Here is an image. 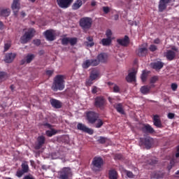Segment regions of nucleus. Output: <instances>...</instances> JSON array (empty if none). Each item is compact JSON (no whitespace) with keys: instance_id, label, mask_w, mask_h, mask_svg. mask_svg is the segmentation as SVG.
Returning a JSON list of instances; mask_svg holds the SVG:
<instances>
[{"instance_id":"nucleus-60","label":"nucleus","mask_w":179,"mask_h":179,"mask_svg":"<svg viewBox=\"0 0 179 179\" xmlns=\"http://www.w3.org/2000/svg\"><path fill=\"white\" fill-rule=\"evenodd\" d=\"M52 73H54V71L52 70L46 71V75H48V76H52Z\"/></svg>"},{"instance_id":"nucleus-24","label":"nucleus","mask_w":179,"mask_h":179,"mask_svg":"<svg viewBox=\"0 0 179 179\" xmlns=\"http://www.w3.org/2000/svg\"><path fill=\"white\" fill-rule=\"evenodd\" d=\"M164 56L168 61H173L176 58V52L171 50H167L166 52L164 53Z\"/></svg>"},{"instance_id":"nucleus-3","label":"nucleus","mask_w":179,"mask_h":179,"mask_svg":"<svg viewBox=\"0 0 179 179\" xmlns=\"http://www.w3.org/2000/svg\"><path fill=\"white\" fill-rule=\"evenodd\" d=\"M34 33H36V30L34 29L31 28L28 29L27 31L24 33V34L20 38V41L22 44H27L29 41L34 37Z\"/></svg>"},{"instance_id":"nucleus-6","label":"nucleus","mask_w":179,"mask_h":179,"mask_svg":"<svg viewBox=\"0 0 179 179\" xmlns=\"http://www.w3.org/2000/svg\"><path fill=\"white\" fill-rule=\"evenodd\" d=\"M106 98L103 96H98L94 99V106L96 108H99V110H104L106 104Z\"/></svg>"},{"instance_id":"nucleus-13","label":"nucleus","mask_w":179,"mask_h":179,"mask_svg":"<svg viewBox=\"0 0 179 179\" xmlns=\"http://www.w3.org/2000/svg\"><path fill=\"white\" fill-rule=\"evenodd\" d=\"M77 129H79V131H82L83 132H85L86 134H89L90 135H93L94 133L93 129H90L82 123H78L77 124Z\"/></svg>"},{"instance_id":"nucleus-23","label":"nucleus","mask_w":179,"mask_h":179,"mask_svg":"<svg viewBox=\"0 0 179 179\" xmlns=\"http://www.w3.org/2000/svg\"><path fill=\"white\" fill-rule=\"evenodd\" d=\"M10 12V8H0V17H9Z\"/></svg>"},{"instance_id":"nucleus-47","label":"nucleus","mask_w":179,"mask_h":179,"mask_svg":"<svg viewBox=\"0 0 179 179\" xmlns=\"http://www.w3.org/2000/svg\"><path fill=\"white\" fill-rule=\"evenodd\" d=\"M125 173L129 178H134V173L129 171H125Z\"/></svg>"},{"instance_id":"nucleus-35","label":"nucleus","mask_w":179,"mask_h":179,"mask_svg":"<svg viewBox=\"0 0 179 179\" xmlns=\"http://www.w3.org/2000/svg\"><path fill=\"white\" fill-rule=\"evenodd\" d=\"M99 75H100V73L98 71H92L90 73V78L94 80H96V79H97V78H99Z\"/></svg>"},{"instance_id":"nucleus-41","label":"nucleus","mask_w":179,"mask_h":179,"mask_svg":"<svg viewBox=\"0 0 179 179\" xmlns=\"http://www.w3.org/2000/svg\"><path fill=\"white\" fill-rule=\"evenodd\" d=\"M176 164V159H174V158H173L171 161H170V164L168 166L167 169L168 170H171V169H173V166Z\"/></svg>"},{"instance_id":"nucleus-20","label":"nucleus","mask_w":179,"mask_h":179,"mask_svg":"<svg viewBox=\"0 0 179 179\" xmlns=\"http://www.w3.org/2000/svg\"><path fill=\"white\" fill-rule=\"evenodd\" d=\"M38 144L35 146V149L38 150V149H41L43 148V145L45 143V137L44 136H38L37 138Z\"/></svg>"},{"instance_id":"nucleus-57","label":"nucleus","mask_w":179,"mask_h":179,"mask_svg":"<svg viewBox=\"0 0 179 179\" xmlns=\"http://www.w3.org/2000/svg\"><path fill=\"white\" fill-rule=\"evenodd\" d=\"M22 179H36L33 175H27Z\"/></svg>"},{"instance_id":"nucleus-55","label":"nucleus","mask_w":179,"mask_h":179,"mask_svg":"<svg viewBox=\"0 0 179 179\" xmlns=\"http://www.w3.org/2000/svg\"><path fill=\"white\" fill-rule=\"evenodd\" d=\"M34 44L35 45H40V44H41V41L40 39H36V40H34Z\"/></svg>"},{"instance_id":"nucleus-61","label":"nucleus","mask_w":179,"mask_h":179,"mask_svg":"<svg viewBox=\"0 0 179 179\" xmlns=\"http://www.w3.org/2000/svg\"><path fill=\"white\" fill-rule=\"evenodd\" d=\"M43 127H46V128H49V129H51V128H52V125L49 123H44Z\"/></svg>"},{"instance_id":"nucleus-64","label":"nucleus","mask_w":179,"mask_h":179,"mask_svg":"<svg viewBox=\"0 0 179 179\" xmlns=\"http://www.w3.org/2000/svg\"><path fill=\"white\" fill-rule=\"evenodd\" d=\"M96 5V1H92L91 6H94Z\"/></svg>"},{"instance_id":"nucleus-43","label":"nucleus","mask_w":179,"mask_h":179,"mask_svg":"<svg viewBox=\"0 0 179 179\" xmlns=\"http://www.w3.org/2000/svg\"><path fill=\"white\" fill-rule=\"evenodd\" d=\"M149 50L150 51H151V52H155V51H157V46L156 45H150L149 47Z\"/></svg>"},{"instance_id":"nucleus-42","label":"nucleus","mask_w":179,"mask_h":179,"mask_svg":"<svg viewBox=\"0 0 179 179\" xmlns=\"http://www.w3.org/2000/svg\"><path fill=\"white\" fill-rule=\"evenodd\" d=\"M62 45H68L69 44V38H64L62 39Z\"/></svg>"},{"instance_id":"nucleus-25","label":"nucleus","mask_w":179,"mask_h":179,"mask_svg":"<svg viewBox=\"0 0 179 179\" xmlns=\"http://www.w3.org/2000/svg\"><path fill=\"white\" fill-rule=\"evenodd\" d=\"M126 80L129 83L136 81V73L135 71L130 72L126 77Z\"/></svg>"},{"instance_id":"nucleus-48","label":"nucleus","mask_w":179,"mask_h":179,"mask_svg":"<svg viewBox=\"0 0 179 179\" xmlns=\"http://www.w3.org/2000/svg\"><path fill=\"white\" fill-rule=\"evenodd\" d=\"M157 80H159V77H157V76H153V77L150 79V83H156V82H157Z\"/></svg>"},{"instance_id":"nucleus-28","label":"nucleus","mask_w":179,"mask_h":179,"mask_svg":"<svg viewBox=\"0 0 179 179\" xmlns=\"http://www.w3.org/2000/svg\"><path fill=\"white\" fill-rule=\"evenodd\" d=\"M151 66L152 69L159 70V69H162L163 66H164V63H163V62H161V61H157V62L151 63Z\"/></svg>"},{"instance_id":"nucleus-37","label":"nucleus","mask_w":179,"mask_h":179,"mask_svg":"<svg viewBox=\"0 0 179 179\" xmlns=\"http://www.w3.org/2000/svg\"><path fill=\"white\" fill-rule=\"evenodd\" d=\"M21 171H23V173H29V165L27 164L23 163L21 165Z\"/></svg>"},{"instance_id":"nucleus-52","label":"nucleus","mask_w":179,"mask_h":179,"mask_svg":"<svg viewBox=\"0 0 179 179\" xmlns=\"http://www.w3.org/2000/svg\"><path fill=\"white\" fill-rule=\"evenodd\" d=\"M5 78H6V73L3 71H0V80L5 79Z\"/></svg>"},{"instance_id":"nucleus-58","label":"nucleus","mask_w":179,"mask_h":179,"mask_svg":"<svg viewBox=\"0 0 179 179\" xmlns=\"http://www.w3.org/2000/svg\"><path fill=\"white\" fill-rule=\"evenodd\" d=\"M10 48V43H5L4 51H8Z\"/></svg>"},{"instance_id":"nucleus-26","label":"nucleus","mask_w":179,"mask_h":179,"mask_svg":"<svg viewBox=\"0 0 179 179\" xmlns=\"http://www.w3.org/2000/svg\"><path fill=\"white\" fill-rule=\"evenodd\" d=\"M50 104L52 107H54V108H61L62 107V103L61 101L55 99H50Z\"/></svg>"},{"instance_id":"nucleus-7","label":"nucleus","mask_w":179,"mask_h":179,"mask_svg":"<svg viewBox=\"0 0 179 179\" xmlns=\"http://www.w3.org/2000/svg\"><path fill=\"white\" fill-rule=\"evenodd\" d=\"M59 179H70L72 177V171L69 167H64L58 172Z\"/></svg>"},{"instance_id":"nucleus-16","label":"nucleus","mask_w":179,"mask_h":179,"mask_svg":"<svg viewBox=\"0 0 179 179\" xmlns=\"http://www.w3.org/2000/svg\"><path fill=\"white\" fill-rule=\"evenodd\" d=\"M95 61H97V66L100 64V62L101 64H106L107 62V59H108V56L106 53H101L97 55L96 59H94Z\"/></svg>"},{"instance_id":"nucleus-31","label":"nucleus","mask_w":179,"mask_h":179,"mask_svg":"<svg viewBox=\"0 0 179 179\" xmlns=\"http://www.w3.org/2000/svg\"><path fill=\"white\" fill-rule=\"evenodd\" d=\"M109 179H118V172L114 169H111L108 172Z\"/></svg>"},{"instance_id":"nucleus-53","label":"nucleus","mask_w":179,"mask_h":179,"mask_svg":"<svg viewBox=\"0 0 179 179\" xmlns=\"http://www.w3.org/2000/svg\"><path fill=\"white\" fill-rule=\"evenodd\" d=\"M98 142L99 143H106V138H104V137H100L99 138V139L98 140Z\"/></svg>"},{"instance_id":"nucleus-46","label":"nucleus","mask_w":179,"mask_h":179,"mask_svg":"<svg viewBox=\"0 0 179 179\" xmlns=\"http://www.w3.org/2000/svg\"><path fill=\"white\" fill-rule=\"evenodd\" d=\"M100 90V88L97 87L96 86H93L92 89V94H96Z\"/></svg>"},{"instance_id":"nucleus-39","label":"nucleus","mask_w":179,"mask_h":179,"mask_svg":"<svg viewBox=\"0 0 179 179\" xmlns=\"http://www.w3.org/2000/svg\"><path fill=\"white\" fill-rule=\"evenodd\" d=\"M25 174L23 171L21 169H18L15 173L16 177H18V178H21V177H23V175Z\"/></svg>"},{"instance_id":"nucleus-59","label":"nucleus","mask_w":179,"mask_h":179,"mask_svg":"<svg viewBox=\"0 0 179 179\" xmlns=\"http://www.w3.org/2000/svg\"><path fill=\"white\" fill-rule=\"evenodd\" d=\"M174 117H175V115L173 113H169L168 114V118H169V120H173V118H174Z\"/></svg>"},{"instance_id":"nucleus-54","label":"nucleus","mask_w":179,"mask_h":179,"mask_svg":"<svg viewBox=\"0 0 179 179\" xmlns=\"http://www.w3.org/2000/svg\"><path fill=\"white\" fill-rule=\"evenodd\" d=\"M103 10L104 13H106L107 15V13H110V8L108 6H103Z\"/></svg>"},{"instance_id":"nucleus-40","label":"nucleus","mask_w":179,"mask_h":179,"mask_svg":"<svg viewBox=\"0 0 179 179\" xmlns=\"http://www.w3.org/2000/svg\"><path fill=\"white\" fill-rule=\"evenodd\" d=\"M113 92L114 93H121V88H120V86L115 84L113 86Z\"/></svg>"},{"instance_id":"nucleus-10","label":"nucleus","mask_w":179,"mask_h":179,"mask_svg":"<svg viewBox=\"0 0 179 179\" xmlns=\"http://www.w3.org/2000/svg\"><path fill=\"white\" fill-rule=\"evenodd\" d=\"M97 60H94V59H87L85 62H83L82 67L84 69H87L88 68H90V66H97Z\"/></svg>"},{"instance_id":"nucleus-34","label":"nucleus","mask_w":179,"mask_h":179,"mask_svg":"<svg viewBox=\"0 0 179 179\" xmlns=\"http://www.w3.org/2000/svg\"><path fill=\"white\" fill-rule=\"evenodd\" d=\"M150 89H152V87L148 86V85H144V86L141 87V92L143 94H148V93H149V92H150Z\"/></svg>"},{"instance_id":"nucleus-32","label":"nucleus","mask_w":179,"mask_h":179,"mask_svg":"<svg viewBox=\"0 0 179 179\" xmlns=\"http://www.w3.org/2000/svg\"><path fill=\"white\" fill-rule=\"evenodd\" d=\"M92 125H94V127L95 128H101L103 127V125H104V122L103 121V120L100 119V117L96 118V120L95 122V123L94 124H91Z\"/></svg>"},{"instance_id":"nucleus-2","label":"nucleus","mask_w":179,"mask_h":179,"mask_svg":"<svg viewBox=\"0 0 179 179\" xmlns=\"http://www.w3.org/2000/svg\"><path fill=\"white\" fill-rule=\"evenodd\" d=\"M85 117L88 124H95L97 118H100V115L97 112L90 110L85 113Z\"/></svg>"},{"instance_id":"nucleus-4","label":"nucleus","mask_w":179,"mask_h":179,"mask_svg":"<svg viewBox=\"0 0 179 179\" xmlns=\"http://www.w3.org/2000/svg\"><path fill=\"white\" fill-rule=\"evenodd\" d=\"M92 169L94 171H99L100 169H101V167H103L104 164V161L103 160V158H101V157H94L92 162Z\"/></svg>"},{"instance_id":"nucleus-9","label":"nucleus","mask_w":179,"mask_h":179,"mask_svg":"<svg viewBox=\"0 0 179 179\" xmlns=\"http://www.w3.org/2000/svg\"><path fill=\"white\" fill-rule=\"evenodd\" d=\"M57 3L59 6V8H61L62 9H68L71 5H72V3L73 2V0H56Z\"/></svg>"},{"instance_id":"nucleus-21","label":"nucleus","mask_w":179,"mask_h":179,"mask_svg":"<svg viewBox=\"0 0 179 179\" xmlns=\"http://www.w3.org/2000/svg\"><path fill=\"white\" fill-rule=\"evenodd\" d=\"M159 117V115L153 116V124L157 128H163V124H162V120H160Z\"/></svg>"},{"instance_id":"nucleus-51","label":"nucleus","mask_w":179,"mask_h":179,"mask_svg":"<svg viewBox=\"0 0 179 179\" xmlns=\"http://www.w3.org/2000/svg\"><path fill=\"white\" fill-rule=\"evenodd\" d=\"M147 78H148V76L146 75V73L143 72L141 75V80L143 82H146Z\"/></svg>"},{"instance_id":"nucleus-8","label":"nucleus","mask_w":179,"mask_h":179,"mask_svg":"<svg viewBox=\"0 0 179 179\" xmlns=\"http://www.w3.org/2000/svg\"><path fill=\"white\" fill-rule=\"evenodd\" d=\"M139 145L140 146H145L146 149H150L153 145V139L150 137L140 138Z\"/></svg>"},{"instance_id":"nucleus-12","label":"nucleus","mask_w":179,"mask_h":179,"mask_svg":"<svg viewBox=\"0 0 179 179\" xmlns=\"http://www.w3.org/2000/svg\"><path fill=\"white\" fill-rule=\"evenodd\" d=\"M35 58V55L29 53L20 61V65H24V64H31Z\"/></svg>"},{"instance_id":"nucleus-38","label":"nucleus","mask_w":179,"mask_h":179,"mask_svg":"<svg viewBox=\"0 0 179 179\" xmlns=\"http://www.w3.org/2000/svg\"><path fill=\"white\" fill-rule=\"evenodd\" d=\"M47 136L51 137L53 136V135H55V134H57V131H55V129H51V130H48L45 132Z\"/></svg>"},{"instance_id":"nucleus-44","label":"nucleus","mask_w":179,"mask_h":179,"mask_svg":"<svg viewBox=\"0 0 179 179\" xmlns=\"http://www.w3.org/2000/svg\"><path fill=\"white\" fill-rule=\"evenodd\" d=\"M93 80H94L92 79L90 77V78L86 80V83H85L86 86H91V85H92L93 83H94Z\"/></svg>"},{"instance_id":"nucleus-11","label":"nucleus","mask_w":179,"mask_h":179,"mask_svg":"<svg viewBox=\"0 0 179 179\" xmlns=\"http://www.w3.org/2000/svg\"><path fill=\"white\" fill-rule=\"evenodd\" d=\"M20 1V0H13V3L11 5V9L15 17H17L19 10H20V3L19 2Z\"/></svg>"},{"instance_id":"nucleus-1","label":"nucleus","mask_w":179,"mask_h":179,"mask_svg":"<svg viewBox=\"0 0 179 179\" xmlns=\"http://www.w3.org/2000/svg\"><path fill=\"white\" fill-rule=\"evenodd\" d=\"M65 81L64 80V76L57 75L54 79L52 85V90L53 92H58V90H64L65 89Z\"/></svg>"},{"instance_id":"nucleus-30","label":"nucleus","mask_w":179,"mask_h":179,"mask_svg":"<svg viewBox=\"0 0 179 179\" xmlns=\"http://www.w3.org/2000/svg\"><path fill=\"white\" fill-rule=\"evenodd\" d=\"M87 41L84 42L85 45H86V47H94V41L93 39V36H87L86 38Z\"/></svg>"},{"instance_id":"nucleus-5","label":"nucleus","mask_w":179,"mask_h":179,"mask_svg":"<svg viewBox=\"0 0 179 179\" xmlns=\"http://www.w3.org/2000/svg\"><path fill=\"white\" fill-rule=\"evenodd\" d=\"M93 20L89 17H84L80 20V26L83 30H89L92 27Z\"/></svg>"},{"instance_id":"nucleus-56","label":"nucleus","mask_w":179,"mask_h":179,"mask_svg":"<svg viewBox=\"0 0 179 179\" xmlns=\"http://www.w3.org/2000/svg\"><path fill=\"white\" fill-rule=\"evenodd\" d=\"M147 163L148 164L153 165V164H156V163H157V161L156 159H150V161H148Z\"/></svg>"},{"instance_id":"nucleus-18","label":"nucleus","mask_w":179,"mask_h":179,"mask_svg":"<svg viewBox=\"0 0 179 179\" xmlns=\"http://www.w3.org/2000/svg\"><path fill=\"white\" fill-rule=\"evenodd\" d=\"M44 36L48 41H54L55 40V34L52 32V29H48L44 32Z\"/></svg>"},{"instance_id":"nucleus-19","label":"nucleus","mask_w":179,"mask_h":179,"mask_svg":"<svg viewBox=\"0 0 179 179\" xmlns=\"http://www.w3.org/2000/svg\"><path fill=\"white\" fill-rule=\"evenodd\" d=\"M16 58V53H7L6 55L4 61L7 64H11V62H13L14 59Z\"/></svg>"},{"instance_id":"nucleus-63","label":"nucleus","mask_w":179,"mask_h":179,"mask_svg":"<svg viewBox=\"0 0 179 179\" xmlns=\"http://www.w3.org/2000/svg\"><path fill=\"white\" fill-rule=\"evenodd\" d=\"M108 101H109V103H110V104H114V99H113V98H111V97H108Z\"/></svg>"},{"instance_id":"nucleus-17","label":"nucleus","mask_w":179,"mask_h":179,"mask_svg":"<svg viewBox=\"0 0 179 179\" xmlns=\"http://www.w3.org/2000/svg\"><path fill=\"white\" fill-rule=\"evenodd\" d=\"M171 0H159V12H163L164 10H166L167 9V5L170 3Z\"/></svg>"},{"instance_id":"nucleus-15","label":"nucleus","mask_w":179,"mask_h":179,"mask_svg":"<svg viewBox=\"0 0 179 179\" xmlns=\"http://www.w3.org/2000/svg\"><path fill=\"white\" fill-rule=\"evenodd\" d=\"M117 43L120 45H122V47H128V45H129V43H131V41L129 40V36L125 35L123 38L117 39Z\"/></svg>"},{"instance_id":"nucleus-45","label":"nucleus","mask_w":179,"mask_h":179,"mask_svg":"<svg viewBox=\"0 0 179 179\" xmlns=\"http://www.w3.org/2000/svg\"><path fill=\"white\" fill-rule=\"evenodd\" d=\"M106 36L108 38H110L111 39V36H113V31H111V29H108L106 31Z\"/></svg>"},{"instance_id":"nucleus-33","label":"nucleus","mask_w":179,"mask_h":179,"mask_svg":"<svg viewBox=\"0 0 179 179\" xmlns=\"http://www.w3.org/2000/svg\"><path fill=\"white\" fill-rule=\"evenodd\" d=\"M112 43V39L110 38H103L101 41L99 42V44H102L103 47H108Z\"/></svg>"},{"instance_id":"nucleus-27","label":"nucleus","mask_w":179,"mask_h":179,"mask_svg":"<svg viewBox=\"0 0 179 179\" xmlns=\"http://www.w3.org/2000/svg\"><path fill=\"white\" fill-rule=\"evenodd\" d=\"M136 54L138 57H146V55H148V48H140L136 51Z\"/></svg>"},{"instance_id":"nucleus-14","label":"nucleus","mask_w":179,"mask_h":179,"mask_svg":"<svg viewBox=\"0 0 179 179\" xmlns=\"http://www.w3.org/2000/svg\"><path fill=\"white\" fill-rule=\"evenodd\" d=\"M141 129L143 134H155V129L149 124H143Z\"/></svg>"},{"instance_id":"nucleus-62","label":"nucleus","mask_w":179,"mask_h":179,"mask_svg":"<svg viewBox=\"0 0 179 179\" xmlns=\"http://www.w3.org/2000/svg\"><path fill=\"white\" fill-rule=\"evenodd\" d=\"M154 44H160V39L159 38H157L154 40Z\"/></svg>"},{"instance_id":"nucleus-29","label":"nucleus","mask_w":179,"mask_h":179,"mask_svg":"<svg viewBox=\"0 0 179 179\" xmlns=\"http://www.w3.org/2000/svg\"><path fill=\"white\" fill-rule=\"evenodd\" d=\"M82 5H83V1H82V0H76L73 3L71 9L73 10H78V9H80L82 7Z\"/></svg>"},{"instance_id":"nucleus-49","label":"nucleus","mask_w":179,"mask_h":179,"mask_svg":"<svg viewBox=\"0 0 179 179\" xmlns=\"http://www.w3.org/2000/svg\"><path fill=\"white\" fill-rule=\"evenodd\" d=\"M114 159L115 160H121L122 159V155H121V154H115V157H114Z\"/></svg>"},{"instance_id":"nucleus-50","label":"nucleus","mask_w":179,"mask_h":179,"mask_svg":"<svg viewBox=\"0 0 179 179\" xmlns=\"http://www.w3.org/2000/svg\"><path fill=\"white\" fill-rule=\"evenodd\" d=\"M171 87L173 92H176L178 87V85L176 83H172Z\"/></svg>"},{"instance_id":"nucleus-36","label":"nucleus","mask_w":179,"mask_h":179,"mask_svg":"<svg viewBox=\"0 0 179 179\" xmlns=\"http://www.w3.org/2000/svg\"><path fill=\"white\" fill-rule=\"evenodd\" d=\"M69 43L72 47L78 44V38H69Z\"/></svg>"},{"instance_id":"nucleus-22","label":"nucleus","mask_w":179,"mask_h":179,"mask_svg":"<svg viewBox=\"0 0 179 179\" xmlns=\"http://www.w3.org/2000/svg\"><path fill=\"white\" fill-rule=\"evenodd\" d=\"M114 108H115L116 111L119 113V114H122V115H125V110H124V105L121 103H117L113 104Z\"/></svg>"}]
</instances>
